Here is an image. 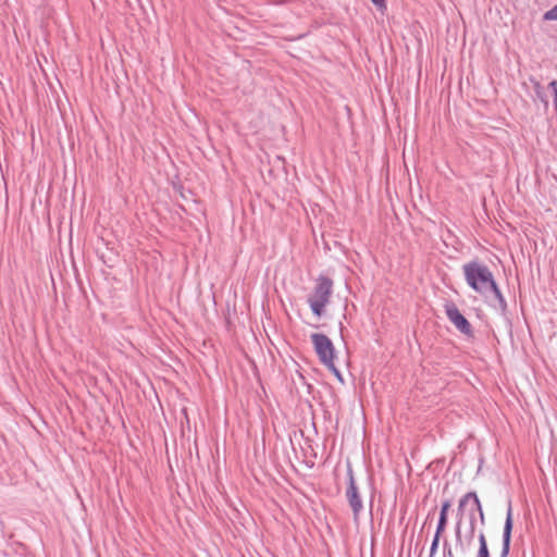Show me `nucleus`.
<instances>
[{"instance_id":"nucleus-1","label":"nucleus","mask_w":557,"mask_h":557,"mask_svg":"<svg viewBox=\"0 0 557 557\" xmlns=\"http://www.w3.org/2000/svg\"><path fill=\"white\" fill-rule=\"evenodd\" d=\"M462 271L467 284L481 296H483L488 305L500 311L502 314L507 312V302L503 296L492 271L484 263L476 260L467 262L462 265Z\"/></svg>"},{"instance_id":"nucleus-2","label":"nucleus","mask_w":557,"mask_h":557,"mask_svg":"<svg viewBox=\"0 0 557 557\" xmlns=\"http://www.w3.org/2000/svg\"><path fill=\"white\" fill-rule=\"evenodd\" d=\"M332 292L333 281L327 276L320 275L315 281L312 294L308 297L309 307L315 317L321 318L323 315Z\"/></svg>"},{"instance_id":"nucleus-3","label":"nucleus","mask_w":557,"mask_h":557,"mask_svg":"<svg viewBox=\"0 0 557 557\" xmlns=\"http://www.w3.org/2000/svg\"><path fill=\"white\" fill-rule=\"evenodd\" d=\"M314 350L324 366H332L335 357V348L332 341L322 333H313L311 336Z\"/></svg>"},{"instance_id":"nucleus-4","label":"nucleus","mask_w":557,"mask_h":557,"mask_svg":"<svg viewBox=\"0 0 557 557\" xmlns=\"http://www.w3.org/2000/svg\"><path fill=\"white\" fill-rule=\"evenodd\" d=\"M347 476H348V485L346 488V498L349 504V507L352 510L354 519L357 521L361 511L363 510V503L361 499V495L359 493V488L356 484L354 478V471L350 466L347 468Z\"/></svg>"},{"instance_id":"nucleus-5","label":"nucleus","mask_w":557,"mask_h":557,"mask_svg":"<svg viewBox=\"0 0 557 557\" xmlns=\"http://www.w3.org/2000/svg\"><path fill=\"white\" fill-rule=\"evenodd\" d=\"M445 313L447 319L463 335L468 337L473 336V330L470 324V322L465 318V315L460 312V310L457 308V306L449 301L446 302L445 306Z\"/></svg>"},{"instance_id":"nucleus-6","label":"nucleus","mask_w":557,"mask_h":557,"mask_svg":"<svg viewBox=\"0 0 557 557\" xmlns=\"http://www.w3.org/2000/svg\"><path fill=\"white\" fill-rule=\"evenodd\" d=\"M513 528L511 502H509L503 530L502 549L499 557H508L510 552L511 533Z\"/></svg>"},{"instance_id":"nucleus-7","label":"nucleus","mask_w":557,"mask_h":557,"mask_svg":"<svg viewBox=\"0 0 557 557\" xmlns=\"http://www.w3.org/2000/svg\"><path fill=\"white\" fill-rule=\"evenodd\" d=\"M467 518L470 529H475L478 520H480L482 525L485 524V516L479 497L475 498L474 503L469 507Z\"/></svg>"},{"instance_id":"nucleus-8","label":"nucleus","mask_w":557,"mask_h":557,"mask_svg":"<svg viewBox=\"0 0 557 557\" xmlns=\"http://www.w3.org/2000/svg\"><path fill=\"white\" fill-rule=\"evenodd\" d=\"M475 498H478L475 492H468L459 499L457 507V521L460 520V524L462 523L463 516L468 515L469 507L474 503Z\"/></svg>"},{"instance_id":"nucleus-9","label":"nucleus","mask_w":557,"mask_h":557,"mask_svg":"<svg viewBox=\"0 0 557 557\" xmlns=\"http://www.w3.org/2000/svg\"><path fill=\"white\" fill-rule=\"evenodd\" d=\"M455 537H456V552L461 556L466 557L470 547V544H468V541H466L462 537L461 530H460V520L456 521L455 525Z\"/></svg>"},{"instance_id":"nucleus-10","label":"nucleus","mask_w":557,"mask_h":557,"mask_svg":"<svg viewBox=\"0 0 557 557\" xmlns=\"http://www.w3.org/2000/svg\"><path fill=\"white\" fill-rule=\"evenodd\" d=\"M534 91H535L536 98L539 100H541V102H543L545 109H547L549 106L548 98H547V95H546L544 88L542 87V85L540 83H535Z\"/></svg>"},{"instance_id":"nucleus-11","label":"nucleus","mask_w":557,"mask_h":557,"mask_svg":"<svg viewBox=\"0 0 557 557\" xmlns=\"http://www.w3.org/2000/svg\"><path fill=\"white\" fill-rule=\"evenodd\" d=\"M447 522H448V518L438 517L436 531H435V534H437V536H441L442 533L445 531V529L447 527Z\"/></svg>"},{"instance_id":"nucleus-12","label":"nucleus","mask_w":557,"mask_h":557,"mask_svg":"<svg viewBox=\"0 0 557 557\" xmlns=\"http://www.w3.org/2000/svg\"><path fill=\"white\" fill-rule=\"evenodd\" d=\"M543 20L544 21H557V4L544 13Z\"/></svg>"},{"instance_id":"nucleus-13","label":"nucleus","mask_w":557,"mask_h":557,"mask_svg":"<svg viewBox=\"0 0 557 557\" xmlns=\"http://www.w3.org/2000/svg\"><path fill=\"white\" fill-rule=\"evenodd\" d=\"M451 507V500L445 499L442 502L441 510H440V517L448 518V510Z\"/></svg>"},{"instance_id":"nucleus-14","label":"nucleus","mask_w":557,"mask_h":557,"mask_svg":"<svg viewBox=\"0 0 557 557\" xmlns=\"http://www.w3.org/2000/svg\"><path fill=\"white\" fill-rule=\"evenodd\" d=\"M440 539H441V536H437V534H434V537L432 540L431 547H430V557L435 556L437 548H438Z\"/></svg>"},{"instance_id":"nucleus-15","label":"nucleus","mask_w":557,"mask_h":557,"mask_svg":"<svg viewBox=\"0 0 557 557\" xmlns=\"http://www.w3.org/2000/svg\"><path fill=\"white\" fill-rule=\"evenodd\" d=\"M443 553L445 557H455L450 544L448 543L447 540H445L443 543Z\"/></svg>"},{"instance_id":"nucleus-16","label":"nucleus","mask_w":557,"mask_h":557,"mask_svg":"<svg viewBox=\"0 0 557 557\" xmlns=\"http://www.w3.org/2000/svg\"><path fill=\"white\" fill-rule=\"evenodd\" d=\"M554 95V106L557 108V81H552L548 85Z\"/></svg>"},{"instance_id":"nucleus-17","label":"nucleus","mask_w":557,"mask_h":557,"mask_svg":"<svg viewBox=\"0 0 557 557\" xmlns=\"http://www.w3.org/2000/svg\"><path fill=\"white\" fill-rule=\"evenodd\" d=\"M371 2L376 7L377 10H386V0H371Z\"/></svg>"},{"instance_id":"nucleus-18","label":"nucleus","mask_w":557,"mask_h":557,"mask_svg":"<svg viewBox=\"0 0 557 557\" xmlns=\"http://www.w3.org/2000/svg\"><path fill=\"white\" fill-rule=\"evenodd\" d=\"M479 547H488L484 532H480L478 535Z\"/></svg>"},{"instance_id":"nucleus-19","label":"nucleus","mask_w":557,"mask_h":557,"mask_svg":"<svg viewBox=\"0 0 557 557\" xmlns=\"http://www.w3.org/2000/svg\"><path fill=\"white\" fill-rule=\"evenodd\" d=\"M327 369H330L334 375H336V377L342 382L343 381V377H342V373L341 371L336 368L335 363L333 362V367L332 366H325Z\"/></svg>"},{"instance_id":"nucleus-20","label":"nucleus","mask_w":557,"mask_h":557,"mask_svg":"<svg viewBox=\"0 0 557 557\" xmlns=\"http://www.w3.org/2000/svg\"><path fill=\"white\" fill-rule=\"evenodd\" d=\"M476 557H490L488 547H479Z\"/></svg>"},{"instance_id":"nucleus-21","label":"nucleus","mask_w":557,"mask_h":557,"mask_svg":"<svg viewBox=\"0 0 557 557\" xmlns=\"http://www.w3.org/2000/svg\"><path fill=\"white\" fill-rule=\"evenodd\" d=\"M474 532H475V529H468V533L465 537L466 541H468V544H471L473 537H474Z\"/></svg>"}]
</instances>
